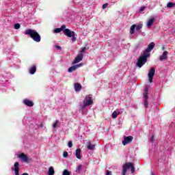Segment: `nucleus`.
Instances as JSON below:
<instances>
[{"instance_id":"nucleus-1","label":"nucleus","mask_w":175,"mask_h":175,"mask_svg":"<svg viewBox=\"0 0 175 175\" xmlns=\"http://www.w3.org/2000/svg\"><path fill=\"white\" fill-rule=\"evenodd\" d=\"M154 47H155V43L154 42H150L148 45L146 49L144 51L143 53L138 59L136 66H138V68H142V66H143V65L147 62L148 58L150 57V53H151V51L154 49Z\"/></svg>"},{"instance_id":"nucleus-2","label":"nucleus","mask_w":175,"mask_h":175,"mask_svg":"<svg viewBox=\"0 0 175 175\" xmlns=\"http://www.w3.org/2000/svg\"><path fill=\"white\" fill-rule=\"evenodd\" d=\"M25 35H29L30 38H31V39H33L34 42H36L37 43H39V42H40V35L36 30L29 29L25 31Z\"/></svg>"},{"instance_id":"nucleus-3","label":"nucleus","mask_w":175,"mask_h":175,"mask_svg":"<svg viewBox=\"0 0 175 175\" xmlns=\"http://www.w3.org/2000/svg\"><path fill=\"white\" fill-rule=\"evenodd\" d=\"M94 103V100H92V95L89 94L87 95L85 99L83 101V103L80 105L81 110H84L85 107H88V106H91Z\"/></svg>"},{"instance_id":"nucleus-4","label":"nucleus","mask_w":175,"mask_h":175,"mask_svg":"<svg viewBox=\"0 0 175 175\" xmlns=\"http://www.w3.org/2000/svg\"><path fill=\"white\" fill-rule=\"evenodd\" d=\"M131 168V173H135V166H133V163H126L123 165V169L122 172V175H126L128 169Z\"/></svg>"},{"instance_id":"nucleus-5","label":"nucleus","mask_w":175,"mask_h":175,"mask_svg":"<svg viewBox=\"0 0 175 175\" xmlns=\"http://www.w3.org/2000/svg\"><path fill=\"white\" fill-rule=\"evenodd\" d=\"M63 32L66 36H68V38H72V42H76L77 38H76V33H75V31H71L69 29L65 28Z\"/></svg>"},{"instance_id":"nucleus-6","label":"nucleus","mask_w":175,"mask_h":175,"mask_svg":"<svg viewBox=\"0 0 175 175\" xmlns=\"http://www.w3.org/2000/svg\"><path fill=\"white\" fill-rule=\"evenodd\" d=\"M149 88L146 87L144 89V94H143V96H144V105L146 107H148V91H149Z\"/></svg>"},{"instance_id":"nucleus-7","label":"nucleus","mask_w":175,"mask_h":175,"mask_svg":"<svg viewBox=\"0 0 175 175\" xmlns=\"http://www.w3.org/2000/svg\"><path fill=\"white\" fill-rule=\"evenodd\" d=\"M18 162H15L14 167H12V172H14L15 175H20V167H18Z\"/></svg>"},{"instance_id":"nucleus-8","label":"nucleus","mask_w":175,"mask_h":175,"mask_svg":"<svg viewBox=\"0 0 175 175\" xmlns=\"http://www.w3.org/2000/svg\"><path fill=\"white\" fill-rule=\"evenodd\" d=\"M132 140H133V137L132 136H128L125 137L124 136V140L122 142L123 146H126V144H129V143H132Z\"/></svg>"},{"instance_id":"nucleus-9","label":"nucleus","mask_w":175,"mask_h":175,"mask_svg":"<svg viewBox=\"0 0 175 175\" xmlns=\"http://www.w3.org/2000/svg\"><path fill=\"white\" fill-rule=\"evenodd\" d=\"M154 75H155V68H151L148 74L150 83L152 82V79L154 78Z\"/></svg>"},{"instance_id":"nucleus-10","label":"nucleus","mask_w":175,"mask_h":175,"mask_svg":"<svg viewBox=\"0 0 175 175\" xmlns=\"http://www.w3.org/2000/svg\"><path fill=\"white\" fill-rule=\"evenodd\" d=\"M83 53H79L77 55V57L75 58V60L72 62V64L75 65V64H79L81 61H83Z\"/></svg>"},{"instance_id":"nucleus-11","label":"nucleus","mask_w":175,"mask_h":175,"mask_svg":"<svg viewBox=\"0 0 175 175\" xmlns=\"http://www.w3.org/2000/svg\"><path fill=\"white\" fill-rule=\"evenodd\" d=\"M18 158L22 159V161H23V162H28L29 161H31V159H29L28 156H27V154H25L24 153L20 154L18 155Z\"/></svg>"},{"instance_id":"nucleus-12","label":"nucleus","mask_w":175,"mask_h":175,"mask_svg":"<svg viewBox=\"0 0 175 175\" xmlns=\"http://www.w3.org/2000/svg\"><path fill=\"white\" fill-rule=\"evenodd\" d=\"M65 28H66L65 25H62L60 28H55L53 30V33H59L62 31L64 32Z\"/></svg>"},{"instance_id":"nucleus-13","label":"nucleus","mask_w":175,"mask_h":175,"mask_svg":"<svg viewBox=\"0 0 175 175\" xmlns=\"http://www.w3.org/2000/svg\"><path fill=\"white\" fill-rule=\"evenodd\" d=\"M83 169H84V165H78L77 166V168H76V173H77V174H81V173H83Z\"/></svg>"},{"instance_id":"nucleus-14","label":"nucleus","mask_w":175,"mask_h":175,"mask_svg":"<svg viewBox=\"0 0 175 175\" xmlns=\"http://www.w3.org/2000/svg\"><path fill=\"white\" fill-rule=\"evenodd\" d=\"M155 21V18L152 17L150 18L148 22L146 23V25L148 28H150V27H152V24H154V22Z\"/></svg>"},{"instance_id":"nucleus-15","label":"nucleus","mask_w":175,"mask_h":175,"mask_svg":"<svg viewBox=\"0 0 175 175\" xmlns=\"http://www.w3.org/2000/svg\"><path fill=\"white\" fill-rule=\"evenodd\" d=\"M29 73L30 75H35V73H36V65H33L32 66H31L29 68Z\"/></svg>"},{"instance_id":"nucleus-16","label":"nucleus","mask_w":175,"mask_h":175,"mask_svg":"<svg viewBox=\"0 0 175 175\" xmlns=\"http://www.w3.org/2000/svg\"><path fill=\"white\" fill-rule=\"evenodd\" d=\"M23 103L26 105V106H28L29 107H32V106H33V102L28 99H25L23 100Z\"/></svg>"},{"instance_id":"nucleus-17","label":"nucleus","mask_w":175,"mask_h":175,"mask_svg":"<svg viewBox=\"0 0 175 175\" xmlns=\"http://www.w3.org/2000/svg\"><path fill=\"white\" fill-rule=\"evenodd\" d=\"M75 156L77 159H81V149L78 148L75 151Z\"/></svg>"},{"instance_id":"nucleus-18","label":"nucleus","mask_w":175,"mask_h":175,"mask_svg":"<svg viewBox=\"0 0 175 175\" xmlns=\"http://www.w3.org/2000/svg\"><path fill=\"white\" fill-rule=\"evenodd\" d=\"M167 54H168V52L165 51L163 53V55H161L159 57L160 61H163V59H166L167 58Z\"/></svg>"},{"instance_id":"nucleus-19","label":"nucleus","mask_w":175,"mask_h":175,"mask_svg":"<svg viewBox=\"0 0 175 175\" xmlns=\"http://www.w3.org/2000/svg\"><path fill=\"white\" fill-rule=\"evenodd\" d=\"M75 90L76 92H79V91H81V84L77 83L75 84Z\"/></svg>"},{"instance_id":"nucleus-20","label":"nucleus","mask_w":175,"mask_h":175,"mask_svg":"<svg viewBox=\"0 0 175 175\" xmlns=\"http://www.w3.org/2000/svg\"><path fill=\"white\" fill-rule=\"evenodd\" d=\"M76 69H78L77 66H76V65L72 66L71 67H70L68 68V72L72 73V72H75V70H76Z\"/></svg>"},{"instance_id":"nucleus-21","label":"nucleus","mask_w":175,"mask_h":175,"mask_svg":"<svg viewBox=\"0 0 175 175\" xmlns=\"http://www.w3.org/2000/svg\"><path fill=\"white\" fill-rule=\"evenodd\" d=\"M88 150H95V145L92 144L91 142H88Z\"/></svg>"},{"instance_id":"nucleus-22","label":"nucleus","mask_w":175,"mask_h":175,"mask_svg":"<svg viewBox=\"0 0 175 175\" xmlns=\"http://www.w3.org/2000/svg\"><path fill=\"white\" fill-rule=\"evenodd\" d=\"M55 172L54 171V167H50L48 171V175H54Z\"/></svg>"},{"instance_id":"nucleus-23","label":"nucleus","mask_w":175,"mask_h":175,"mask_svg":"<svg viewBox=\"0 0 175 175\" xmlns=\"http://www.w3.org/2000/svg\"><path fill=\"white\" fill-rule=\"evenodd\" d=\"M136 29V25H133L130 28V33L131 35H133L135 33V29Z\"/></svg>"},{"instance_id":"nucleus-24","label":"nucleus","mask_w":175,"mask_h":175,"mask_svg":"<svg viewBox=\"0 0 175 175\" xmlns=\"http://www.w3.org/2000/svg\"><path fill=\"white\" fill-rule=\"evenodd\" d=\"M174 6H175V3L169 2L167 4V8H168L169 9H171L172 8H174Z\"/></svg>"},{"instance_id":"nucleus-25","label":"nucleus","mask_w":175,"mask_h":175,"mask_svg":"<svg viewBox=\"0 0 175 175\" xmlns=\"http://www.w3.org/2000/svg\"><path fill=\"white\" fill-rule=\"evenodd\" d=\"M142 28H143V24H142V23L137 25V26L135 25L136 31H140V29H142Z\"/></svg>"},{"instance_id":"nucleus-26","label":"nucleus","mask_w":175,"mask_h":175,"mask_svg":"<svg viewBox=\"0 0 175 175\" xmlns=\"http://www.w3.org/2000/svg\"><path fill=\"white\" fill-rule=\"evenodd\" d=\"M115 111H116V113H117L118 115V114H122V113H124V109H118Z\"/></svg>"},{"instance_id":"nucleus-27","label":"nucleus","mask_w":175,"mask_h":175,"mask_svg":"<svg viewBox=\"0 0 175 175\" xmlns=\"http://www.w3.org/2000/svg\"><path fill=\"white\" fill-rule=\"evenodd\" d=\"M62 175H70V172H69L68 170H64L63 171Z\"/></svg>"},{"instance_id":"nucleus-28","label":"nucleus","mask_w":175,"mask_h":175,"mask_svg":"<svg viewBox=\"0 0 175 175\" xmlns=\"http://www.w3.org/2000/svg\"><path fill=\"white\" fill-rule=\"evenodd\" d=\"M20 27H21L20 23H16L14 25V29H20Z\"/></svg>"},{"instance_id":"nucleus-29","label":"nucleus","mask_w":175,"mask_h":175,"mask_svg":"<svg viewBox=\"0 0 175 175\" xmlns=\"http://www.w3.org/2000/svg\"><path fill=\"white\" fill-rule=\"evenodd\" d=\"M117 116H118V114L117 113L116 111H114L112 113V118H117Z\"/></svg>"},{"instance_id":"nucleus-30","label":"nucleus","mask_w":175,"mask_h":175,"mask_svg":"<svg viewBox=\"0 0 175 175\" xmlns=\"http://www.w3.org/2000/svg\"><path fill=\"white\" fill-rule=\"evenodd\" d=\"M68 146L69 147V148H72V147H73V143L72 142V141L68 142Z\"/></svg>"},{"instance_id":"nucleus-31","label":"nucleus","mask_w":175,"mask_h":175,"mask_svg":"<svg viewBox=\"0 0 175 175\" xmlns=\"http://www.w3.org/2000/svg\"><path fill=\"white\" fill-rule=\"evenodd\" d=\"M58 125V120H56L54 124H53V128L55 129L57 128V126Z\"/></svg>"},{"instance_id":"nucleus-32","label":"nucleus","mask_w":175,"mask_h":175,"mask_svg":"<svg viewBox=\"0 0 175 175\" xmlns=\"http://www.w3.org/2000/svg\"><path fill=\"white\" fill-rule=\"evenodd\" d=\"M85 50H87L86 47H82L81 49V51H80L81 54H83V53H84L85 51Z\"/></svg>"},{"instance_id":"nucleus-33","label":"nucleus","mask_w":175,"mask_h":175,"mask_svg":"<svg viewBox=\"0 0 175 175\" xmlns=\"http://www.w3.org/2000/svg\"><path fill=\"white\" fill-rule=\"evenodd\" d=\"M63 157L64 158H68V152H64Z\"/></svg>"},{"instance_id":"nucleus-34","label":"nucleus","mask_w":175,"mask_h":175,"mask_svg":"<svg viewBox=\"0 0 175 175\" xmlns=\"http://www.w3.org/2000/svg\"><path fill=\"white\" fill-rule=\"evenodd\" d=\"M146 10V8H145V7H141V8H139V12H144V10Z\"/></svg>"},{"instance_id":"nucleus-35","label":"nucleus","mask_w":175,"mask_h":175,"mask_svg":"<svg viewBox=\"0 0 175 175\" xmlns=\"http://www.w3.org/2000/svg\"><path fill=\"white\" fill-rule=\"evenodd\" d=\"M107 6H109V3H105L103 5V9H106V8H107Z\"/></svg>"},{"instance_id":"nucleus-36","label":"nucleus","mask_w":175,"mask_h":175,"mask_svg":"<svg viewBox=\"0 0 175 175\" xmlns=\"http://www.w3.org/2000/svg\"><path fill=\"white\" fill-rule=\"evenodd\" d=\"M55 49H57V50H62V48L59 45H55Z\"/></svg>"},{"instance_id":"nucleus-37","label":"nucleus","mask_w":175,"mask_h":175,"mask_svg":"<svg viewBox=\"0 0 175 175\" xmlns=\"http://www.w3.org/2000/svg\"><path fill=\"white\" fill-rule=\"evenodd\" d=\"M154 135H152L151 137H150V143H154Z\"/></svg>"},{"instance_id":"nucleus-38","label":"nucleus","mask_w":175,"mask_h":175,"mask_svg":"<svg viewBox=\"0 0 175 175\" xmlns=\"http://www.w3.org/2000/svg\"><path fill=\"white\" fill-rule=\"evenodd\" d=\"M106 175H112L111 174V171L107 170L106 171Z\"/></svg>"},{"instance_id":"nucleus-39","label":"nucleus","mask_w":175,"mask_h":175,"mask_svg":"<svg viewBox=\"0 0 175 175\" xmlns=\"http://www.w3.org/2000/svg\"><path fill=\"white\" fill-rule=\"evenodd\" d=\"M77 66V68H81V66H83V64L81 63V64H76Z\"/></svg>"},{"instance_id":"nucleus-40","label":"nucleus","mask_w":175,"mask_h":175,"mask_svg":"<svg viewBox=\"0 0 175 175\" xmlns=\"http://www.w3.org/2000/svg\"><path fill=\"white\" fill-rule=\"evenodd\" d=\"M22 175H28L27 173H23Z\"/></svg>"}]
</instances>
